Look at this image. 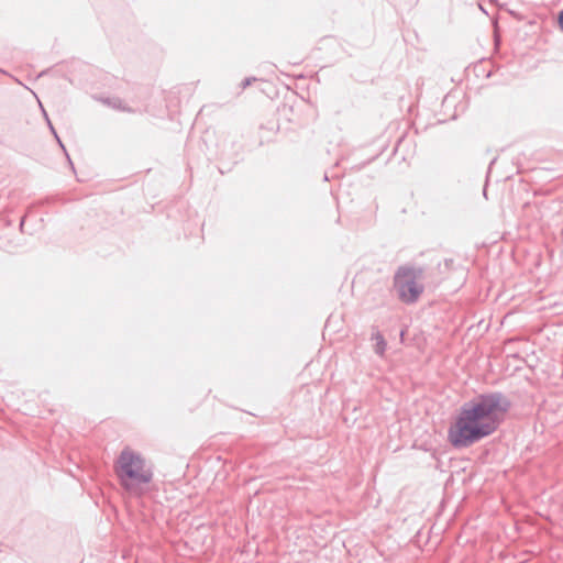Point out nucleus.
<instances>
[{
	"label": "nucleus",
	"mask_w": 563,
	"mask_h": 563,
	"mask_svg": "<svg viewBox=\"0 0 563 563\" xmlns=\"http://www.w3.org/2000/svg\"><path fill=\"white\" fill-rule=\"evenodd\" d=\"M493 430V398L465 405L450 426L448 439L454 448H466Z\"/></svg>",
	"instance_id": "nucleus-1"
},
{
	"label": "nucleus",
	"mask_w": 563,
	"mask_h": 563,
	"mask_svg": "<svg viewBox=\"0 0 563 563\" xmlns=\"http://www.w3.org/2000/svg\"><path fill=\"white\" fill-rule=\"evenodd\" d=\"M119 483L130 495H144L154 478L153 466L141 453L125 448L114 465Z\"/></svg>",
	"instance_id": "nucleus-2"
},
{
	"label": "nucleus",
	"mask_w": 563,
	"mask_h": 563,
	"mask_svg": "<svg viewBox=\"0 0 563 563\" xmlns=\"http://www.w3.org/2000/svg\"><path fill=\"white\" fill-rule=\"evenodd\" d=\"M394 287L401 301L416 302L424 288L422 271L407 266L400 267L395 275Z\"/></svg>",
	"instance_id": "nucleus-3"
},
{
	"label": "nucleus",
	"mask_w": 563,
	"mask_h": 563,
	"mask_svg": "<svg viewBox=\"0 0 563 563\" xmlns=\"http://www.w3.org/2000/svg\"><path fill=\"white\" fill-rule=\"evenodd\" d=\"M372 341L374 342V351L378 355H384L385 350H386V341L383 338V335L380 333L376 332L372 335Z\"/></svg>",
	"instance_id": "nucleus-4"
},
{
	"label": "nucleus",
	"mask_w": 563,
	"mask_h": 563,
	"mask_svg": "<svg viewBox=\"0 0 563 563\" xmlns=\"http://www.w3.org/2000/svg\"><path fill=\"white\" fill-rule=\"evenodd\" d=\"M495 422L497 421V411H506L508 408V402L505 398H503L500 395L495 394Z\"/></svg>",
	"instance_id": "nucleus-5"
},
{
	"label": "nucleus",
	"mask_w": 563,
	"mask_h": 563,
	"mask_svg": "<svg viewBox=\"0 0 563 563\" xmlns=\"http://www.w3.org/2000/svg\"><path fill=\"white\" fill-rule=\"evenodd\" d=\"M559 25H560L561 30L563 31V10L560 12V15H559Z\"/></svg>",
	"instance_id": "nucleus-6"
},
{
	"label": "nucleus",
	"mask_w": 563,
	"mask_h": 563,
	"mask_svg": "<svg viewBox=\"0 0 563 563\" xmlns=\"http://www.w3.org/2000/svg\"><path fill=\"white\" fill-rule=\"evenodd\" d=\"M48 124H49V128H51L52 132H53V133H54V135L56 136L57 141H58V142H60V141H59V139H58V136H57V134H56V132H55V130H54V126H53L49 122H48ZM59 144L62 145V143H59Z\"/></svg>",
	"instance_id": "nucleus-7"
},
{
	"label": "nucleus",
	"mask_w": 563,
	"mask_h": 563,
	"mask_svg": "<svg viewBox=\"0 0 563 563\" xmlns=\"http://www.w3.org/2000/svg\"><path fill=\"white\" fill-rule=\"evenodd\" d=\"M487 186H488V183L486 181L485 187H484V196L485 197H487Z\"/></svg>",
	"instance_id": "nucleus-8"
},
{
	"label": "nucleus",
	"mask_w": 563,
	"mask_h": 563,
	"mask_svg": "<svg viewBox=\"0 0 563 563\" xmlns=\"http://www.w3.org/2000/svg\"><path fill=\"white\" fill-rule=\"evenodd\" d=\"M250 84H251V80L246 79L245 82H244V87L249 86Z\"/></svg>",
	"instance_id": "nucleus-9"
}]
</instances>
